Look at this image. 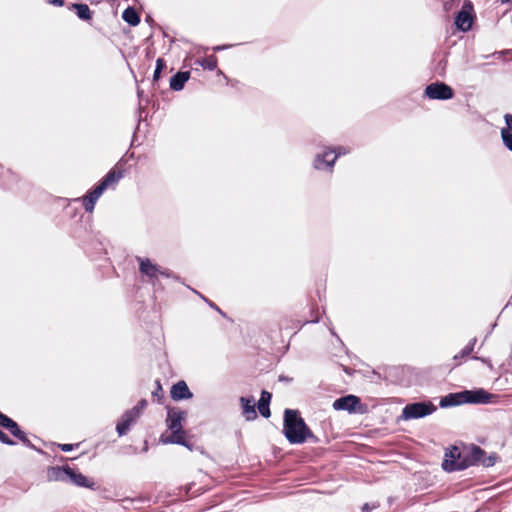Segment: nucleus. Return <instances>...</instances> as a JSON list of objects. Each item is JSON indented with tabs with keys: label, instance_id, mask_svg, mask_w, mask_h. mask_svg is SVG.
Returning <instances> with one entry per match:
<instances>
[{
	"label": "nucleus",
	"instance_id": "obj_21",
	"mask_svg": "<svg viewBox=\"0 0 512 512\" xmlns=\"http://www.w3.org/2000/svg\"><path fill=\"white\" fill-rule=\"evenodd\" d=\"M271 397H272L271 393L263 390L261 393V397L258 401L259 413L265 418H268L270 416L269 403H270Z\"/></svg>",
	"mask_w": 512,
	"mask_h": 512
},
{
	"label": "nucleus",
	"instance_id": "obj_23",
	"mask_svg": "<svg viewBox=\"0 0 512 512\" xmlns=\"http://www.w3.org/2000/svg\"><path fill=\"white\" fill-rule=\"evenodd\" d=\"M77 16L82 20H89L91 18V11L86 4H73Z\"/></svg>",
	"mask_w": 512,
	"mask_h": 512
},
{
	"label": "nucleus",
	"instance_id": "obj_1",
	"mask_svg": "<svg viewBox=\"0 0 512 512\" xmlns=\"http://www.w3.org/2000/svg\"><path fill=\"white\" fill-rule=\"evenodd\" d=\"M284 433L291 444H301L308 438H315L298 412L291 409L284 412Z\"/></svg>",
	"mask_w": 512,
	"mask_h": 512
},
{
	"label": "nucleus",
	"instance_id": "obj_8",
	"mask_svg": "<svg viewBox=\"0 0 512 512\" xmlns=\"http://www.w3.org/2000/svg\"><path fill=\"white\" fill-rule=\"evenodd\" d=\"M336 159L337 155L333 150H324L316 154L313 166L316 170L331 171Z\"/></svg>",
	"mask_w": 512,
	"mask_h": 512
},
{
	"label": "nucleus",
	"instance_id": "obj_25",
	"mask_svg": "<svg viewBox=\"0 0 512 512\" xmlns=\"http://www.w3.org/2000/svg\"><path fill=\"white\" fill-rule=\"evenodd\" d=\"M476 341V338L471 339L470 342L460 351V353L454 356V359L457 360L459 358L468 356L474 350Z\"/></svg>",
	"mask_w": 512,
	"mask_h": 512
},
{
	"label": "nucleus",
	"instance_id": "obj_28",
	"mask_svg": "<svg viewBox=\"0 0 512 512\" xmlns=\"http://www.w3.org/2000/svg\"><path fill=\"white\" fill-rule=\"evenodd\" d=\"M0 441L7 445H14L15 442L12 441L3 431L0 430Z\"/></svg>",
	"mask_w": 512,
	"mask_h": 512
},
{
	"label": "nucleus",
	"instance_id": "obj_10",
	"mask_svg": "<svg viewBox=\"0 0 512 512\" xmlns=\"http://www.w3.org/2000/svg\"><path fill=\"white\" fill-rule=\"evenodd\" d=\"M186 413L178 408L168 410L166 423L171 432L184 431L182 421L185 419Z\"/></svg>",
	"mask_w": 512,
	"mask_h": 512
},
{
	"label": "nucleus",
	"instance_id": "obj_35",
	"mask_svg": "<svg viewBox=\"0 0 512 512\" xmlns=\"http://www.w3.org/2000/svg\"><path fill=\"white\" fill-rule=\"evenodd\" d=\"M49 2L51 4H55V5H59V6L63 5V1L62 0H49Z\"/></svg>",
	"mask_w": 512,
	"mask_h": 512
},
{
	"label": "nucleus",
	"instance_id": "obj_13",
	"mask_svg": "<svg viewBox=\"0 0 512 512\" xmlns=\"http://www.w3.org/2000/svg\"><path fill=\"white\" fill-rule=\"evenodd\" d=\"M138 417L139 415L137 409H130L126 411L116 426V430L119 436L125 435L130 426L136 422Z\"/></svg>",
	"mask_w": 512,
	"mask_h": 512
},
{
	"label": "nucleus",
	"instance_id": "obj_33",
	"mask_svg": "<svg viewBox=\"0 0 512 512\" xmlns=\"http://www.w3.org/2000/svg\"><path fill=\"white\" fill-rule=\"evenodd\" d=\"M162 391V388H161V385L159 383V381H157V389L155 392H153V395L156 396V397H160V392Z\"/></svg>",
	"mask_w": 512,
	"mask_h": 512
},
{
	"label": "nucleus",
	"instance_id": "obj_37",
	"mask_svg": "<svg viewBox=\"0 0 512 512\" xmlns=\"http://www.w3.org/2000/svg\"><path fill=\"white\" fill-rule=\"evenodd\" d=\"M502 3H511L512 4V0H501Z\"/></svg>",
	"mask_w": 512,
	"mask_h": 512
},
{
	"label": "nucleus",
	"instance_id": "obj_15",
	"mask_svg": "<svg viewBox=\"0 0 512 512\" xmlns=\"http://www.w3.org/2000/svg\"><path fill=\"white\" fill-rule=\"evenodd\" d=\"M359 403V398L354 395H347L341 398H338L333 403V408L335 410H347L352 412L355 410L357 404Z\"/></svg>",
	"mask_w": 512,
	"mask_h": 512
},
{
	"label": "nucleus",
	"instance_id": "obj_22",
	"mask_svg": "<svg viewBox=\"0 0 512 512\" xmlns=\"http://www.w3.org/2000/svg\"><path fill=\"white\" fill-rule=\"evenodd\" d=\"M123 20L131 26H137L140 18L136 10L132 7L126 8L122 13Z\"/></svg>",
	"mask_w": 512,
	"mask_h": 512
},
{
	"label": "nucleus",
	"instance_id": "obj_9",
	"mask_svg": "<svg viewBox=\"0 0 512 512\" xmlns=\"http://www.w3.org/2000/svg\"><path fill=\"white\" fill-rule=\"evenodd\" d=\"M496 454L486 456L484 450L478 446H473L471 449V466L481 464L484 467H491L496 463Z\"/></svg>",
	"mask_w": 512,
	"mask_h": 512
},
{
	"label": "nucleus",
	"instance_id": "obj_24",
	"mask_svg": "<svg viewBox=\"0 0 512 512\" xmlns=\"http://www.w3.org/2000/svg\"><path fill=\"white\" fill-rule=\"evenodd\" d=\"M197 63L202 66L204 69H208L210 71L215 70L217 67V59L215 56L205 57L203 59L197 60Z\"/></svg>",
	"mask_w": 512,
	"mask_h": 512
},
{
	"label": "nucleus",
	"instance_id": "obj_29",
	"mask_svg": "<svg viewBox=\"0 0 512 512\" xmlns=\"http://www.w3.org/2000/svg\"><path fill=\"white\" fill-rule=\"evenodd\" d=\"M147 405V401L145 399H142L141 401H139V403L134 406L132 409H137L138 410V415L140 416L141 412L143 411V409L146 407Z\"/></svg>",
	"mask_w": 512,
	"mask_h": 512
},
{
	"label": "nucleus",
	"instance_id": "obj_32",
	"mask_svg": "<svg viewBox=\"0 0 512 512\" xmlns=\"http://www.w3.org/2000/svg\"><path fill=\"white\" fill-rule=\"evenodd\" d=\"M377 506L376 505H372L370 506L368 503L364 504V506L362 507V512H370V510L376 508Z\"/></svg>",
	"mask_w": 512,
	"mask_h": 512
},
{
	"label": "nucleus",
	"instance_id": "obj_34",
	"mask_svg": "<svg viewBox=\"0 0 512 512\" xmlns=\"http://www.w3.org/2000/svg\"><path fill=\"white\" fill-rule=\"evenodd\" d=\"M333 151H334V153L337 155V157H338L339 155L346 154V150H345L344 148H341V147H340V148H338V150H337V151H335V150H333Z\"/></svg>",
	"mask_w": 512,
	"mask_h": 512
},
{
	"label": "nucleus",
	"instance_id": "obj_31",
	"mask_svg": "<svg viewBox=\"0 0 512 512\" xmlns=\"http://www.w3.org/2000/svg\"><path fill=\"white\" fill-rule=\"evenodd\" d=\"M59 447L64 452H69V451H71L73 449V445L72 444H60Z\"/></svg>",
	"mask_w": 512,
	"mask_h": 512
},
{
	"label": "nucleus",
	"instance_id": "obj_17",
	"mask_svg": "<svg viewBox=\"0 0 512 512\" xmlns=\"http://www.w3.org/2000/svg\"><path fill=\"white\" fill-rule=\"evenodd\" d=\"M240 403L242 407V415L245 417L247 421H252L257 418L255 400L253 397H241Z\"/></svg>",
	"mask_w": 512,
	"mask_h": 512
},
{
	"label": "nucleus",
	"instance_id": "obj_4",
	"mask_svg": "<svg viewBox=\"0 0 512 512\" xmlns=\"http://www.w3.org/2000/svg\"><path fill=\"white\" fill-rule=\"evenodd\" d=\"M136 260L139 264L140 273L145 276L147 278L146 281L153 286L156 285L160 276L166 278L174 277L171 271L153 263L149 258L136 257Z\"/></svg>",
	"mask_w": 512,
	"mask_h": 512
},
{
	"label": "nucleus",
	"instance_id": "obj_19",
	"mask_svg": "<svg viewBox=\"0 0 512 512\" xmlns=\"http://www.w3.org/2000/svg\"><path fill=\"white\" fill-rule=\"evenodd\" d=\"M190 78V72L180 71L173 75L170 79V88L174 91H180L184 88L185 83Z\"/></svg>",
	"mask_w": 512,
	"mask_h": 512
},
{
	"label": "nucleus",
	"instance_id": "obj_6",
	"mask_svg": "<svg viewBox=\"0 0 512 512\" xmlns=\"http://www.w3.org/2000/svg\"><path fill=\"white\" fill-rule=\"evenodd\" d=\"M436 407L431 402H415L407 404L400 418L402 420L419 419L432 414Z\"/></svg>",
	"mask_w": 512,
	"mask_h": 512
},
{
	"label": "nucleus",
	"instance_id": "obj_30",
	"mask_svg": "<svg viewBox=\"0 0 512 512\" xmlns=\"http://www.w3.org/2000/svg\"><path fill=\"white\" fill-rule=\"evenodd\" d=\"M504 119H505V123L507 125L506 129H508V131L512 130V115L511 114H506L504 116Z\"/></svg>",
	"mask_w": 512,
	"mask_h": 512
},
{
	"label": "nucleus",
	"instance_id": "obj_16",
	"mask_svg": "<svg viewBox=\"0 0 512 512\" xmlns=\"http://www.w3.org/2000/svg\"><path fill=\"white\" fill-rule=\"evenodd\" d=\"M171 398L175 401L190 399L193 394L190 392L185 381H179L171 388Z\"/></svg>",
	"mask_w": 512,
	"mask_h": 512
},
{
	"label": "nucleus",
	"instance_id": "obj_7",
	"mask_svg": "<svg viewBox=\"0 0 512 512\" xmlns=\"http://www.w3.org/2000/svg\"><path fill=\"white\" fill-rule=\"evenodd\" d=\"M425 95L429 99L448 100V99L453 98L454 91L449 85H447L443 82H435V83L429 84L425 88Z\"/></svg>",
	"mask_w": 512,
	"mask_h": 512
},
{
	"label": "nucleus",
	"instance_id": "obj_5",
	"mask_svg": "<svg viewBox=\"0 0 512 512\" xmlns=\"http://www.w3.org/2000/svg\"><path fill=\"white\" fill-rule=\"evenodd\" d=\"M49 478L56 481L69 479L71 482L81 487H90L92 483L81 473H77L69 467H53L49 471Z\"/></svg>",
	"mask_w": 512,
	"mask_h": 512
},
{
	"label": "nucleus",
	"instance_id": "obj_18",
	"mask_svg": "<svg viewBox=\"0 0 512 512\" xmlns=\"http://www.w3.org/2000/svg\"><path fill=\"white\" fill-rule=\"evenodd\" d=\"M160 441L163 444H179L191 449L189 443L185 440V431L171 432L169 436L162 435Z\"/></svg>",
	"mask_w": 512,
	"mask_h": 512
},
{
	"label": "nucleus",
	"instance_id": "obj_12",
	"mask_svg": "<svg viewBox=\"0 0 512 512\" xmlns=\"http://www.w3.org/2000/svg\"><path fill=\"white\" fill-rule=\"evenodd\" d=\"M471 10L472 6L465 4L456 16L455 24L458 29L464 32L468 31L472 26L473 18Z\"/></svg>",
	"mask_w": 512,
	"mask_h": 512
},
{
	"label": "nucleus",
	"instance_id": "obj_20",
	"mask_svg": "<svg viewBox=\"0 0 512 512\" xmlns=\"http://www.w3.org/2000/svg\"><path fill=\"white\" fill-rule=\"evenodd\" d=\"M460 404H465L462 392L448 394L440 400V406L442 408L457 406Z\"/></svg>",
	"mask_w": 512,
	"mask_h": 512
},
{
	"label": "nucleus",
	"instance_id": "obj_2",
	"mask_svg": "<svg viewBox=\"0 0 512 512\" xmlns=\"http://www.w3.org/2000/svg\"><path fill=\"white\" fill-rule=\"evenodd\" d=\"M122 178L121 172L111 170L102 179L98 186L94 188L90 193L83 197V205L87 212L91 213L94 210L95 203L103 194V192L113 184H116Z\"/></svg>",
	"mask_w": 512,
	"mask_h": 512
},
{
	"label": "nucleus",
	"instance_id": "obj_3",
	"mask_svg": "<svg viewBox=\"0 0 512 512\" xmlns=\"http://www.w3.org/2000/svg\"><path fill=\"white\" fill-rule=\"evenodd\" d=\"M471 466V451L465 455L457 447H452L445 454L442 467L447 472L461 471Z\"/></svg>",
	"mask_w": 512,
	"mask_h": 512
},
{
	"label": "nucleus",
	"instance_id": "obj_11",
	"mask_svg": "<svg viewBox=\"0 0 512 512\" xmlns=\"http://www.w3.org/2000/svg\"><path fill=\"white\" fill-rule=\"evenodd\" d=\"M0 426L3 428H6L9 430V432L18 438L21 442L24 444L28 443V439L26 437V434L19 428L18 424L9 418L8 416L4 415L0 412Z\"/></svg>",
	"mask_w": 512,
	"mask_h": 512
},
{
	"label": "nucleus",
	"instance_id": "obj_36",
	"mask_svg": "<svg viewBox=\"0 0 512 512\" xmlns=\"http://www.w3.org/2000/svg\"><path fill=\"white\" fill-rule=\"evenodd\" d=\"M225 48H227V46H217V47L214 48V51H220V50L225 49Z\"/></svg>",
	"mask_w": 512,
	"mask_h": 512
},
{
	"label": "nucleus",
	"instance_id": "obj_14",
	"mask_svg": "<svg viewBox=\"0 0 512 512\" xmlns=\"http://www.w3.org/2000/svg\"><path fill=\"white\" fill-rule=\"evenodd\" d=\"M462 394L465 399V403H488L491 398V395L483 389L465 390L462 391Z\"/></svg>",
	"mask_w": 512,
	"mask_h": 512
},
{
	"label": "nucleus",
	"instance_id": "obj_27",
	"mask_svg": "<svg viewBox=\"0 0 512 512\" xmlns=\"http://www.w3.org/2000/svg\"><path fill=\"white\" fill-rule=\"evenodd\" d=\"M165 67V62L162 58H158L156 61V68L153 74V80L157 81L160 78L161 71Z\"/></svg>",
	"mask_w": 512,
	"mask_h": 512
},
{
	"label": "nucleus",
	"instance_id": "obj_26",
	"mask_svg": "<svg viewBox=\"0 0 512 512\" xmlns=\"http://www.w3.org/2000/svg\"><path fill=\"white\" fill-rule=\"evenodd\" d=\"M501 138L504 145L512 151V133L508 131V129L503 128L501 130Z\"/></svg>",
	"mask_w": 512,
	"mask_h": 512
}]
</instances>
